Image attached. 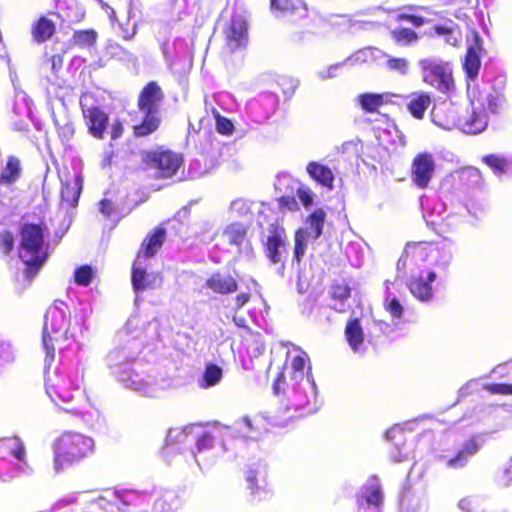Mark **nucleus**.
Instances as JSON below:
<instances>
[{"label":"nucleus","mask_w":512,"mask_h":512,"mask_svg":"<svg viewBox=\"0 0 512 512\" xmlns=\"http://www.w3.org/2000/svg\"><path fill=\"white\" fill-rule=\"evenodd\" d=\"M46 232L47 226L43 221L24 222L19 226L18 256L25 265L24 273L28 279H32L47 260L48 254L44 249Z\"/></svg>","instance_id":"nucleus-1"},{"label":"nucleus","mask_w":512,"mask_h":512,"mask_svg":"<svg viewBox=\"0 0 512 512\" xmlns=\"http://www.w3.org/2000/svg\"><path fill=\"white\" fill-rule=\"evenodd\" d=\"M165 94L156 81L144 85L138 95L137 107L144 117L142 121L132 127L135 137H146L156 132L161 125L160 107Z\"/></svg>","instance_id":"nucleus-2"},{"label":"nucleus","mask_w":512,"mask_h":512,"mask_svg":"<svg viewBox=\"0 0 512 512\" xmlns=\"http://www.w3.org/2000/svg\"><path fill=\"white\" fill-rule=\"evenodd\" d=\"M94 450L95 443L91 437L76 432H65L56 443L55 464L62 468L78 463L91 456Z\"/></svg>","instance_id":"nucleus-3"},{"label":"nucleus","mask_w":512,"mask_h":512,"mask_svg":"<svg viewBox=\"0 0 512 512\" xmlns=\"http://www.w3.org/2000/svg\"><path fill=\"white\" fill-rule=\"evenodd\" d=\"M143 169L152 172L155 179L174 177L184 163L183 155L171 149L158 147L141 152Z\"/></svg>","instance_id":"nucleus-4"},{"label":"nucleus","mask_w":512,"mask_h":512,"mask_svg":"<svg viewBox=\"0 0 512 512\" xmlns=\"http://www.w3.org/2000/svg\"><path fill=\"white\" fill-rule=\"evenodd\" d=\"M68 319L65 313L57 306H51L45 315L43 330V344L46 350L45 362L51 364L55 358V351L64 350L62 341L67 339Z\"/></svg>","instance_id":"nucleus-5"},{"label":"nucleus","mask_w":512,"mask_h":512,"mask_svg":"<svg viewBox=\"0 0 512 512\" xmlns=\"http://www.w3.org/2000/svg\"><path fill=\"white\" fill-rule=\"evenodd\" d=\"M446 111L448 115L444 119H439L438 122V124L445 129L458 128L467 134H478L487 127V113L481 109L460 111L450 105L447 107Z\"/></svg>","instance_id":"nucleus-6"},{"label":"nucleus","mask_w":512,"mask_h":512,"mask_svg":"<svg viewBox=\"0 0 512 512\" xmlns=\"http://www.w3.org/2000/svg\"><path fill=\"white\" fill-rule=\"evenodd\" d=\"M418 65L422 71L424 83L443 93L454 89L452 71L447 63L433 58H423L418 61Z\"/></svg>","instance_id":"nucleus-7"},{"label":"nucleus","mask_w":512,"mask_h":512,"mask_svg":"<svg viewBox=\"0 0 512 512\" xmlns=\"http://www.w3.org/2000/svg\"><path fill=\"white\" fill-rule=\"evenodd\" d=\"M45 387L53 402H70L80 390L79 379L73 380L70 375L56 369L47 374Z\"/></svg>","instance_id":"nucleus-8"},{"label":"nucleus","mask_w":512,"mask_h":512,"mask_svg":"<svg viewBox=\"0 0 512 512\" xmlns=\"http://www.w3.org/2000/svg\"><path fill=\"white\" fill-rule=\"evenodd\" d=\"M435 173V162L432 154L428 152L418 153L412 160L410 177L412 183L419 189L429 186Z\"/></svg>","instance_id":"nucleus-9"},{"label":"nucleus","mask_w":512,"mask_h":512,"mask_svg":"<svg viewBox=\"0 0 512 512\" xmlns=\"http://www.w3.org/2000/svg\"><path fill=\"white\" fill-rule=\"evenodd\" d=\"M225 45L233 53L248 43V24L241 15H234L223 30Z\"/></svg>","instance_id":"nucleus-10"},{"label":"nucleus","mask_w":512,"mask_h":512,"mask_svg":"<svg viewBox=\"0 0 512 512\" xmlns=\"http://www.w3.org/2000/svg\"><path fill=\"white\" fill-rule=\"evenodd\" d=\"M198 425H190L182 429H176V435L173 437L170 435L169 441L184 443L189 439H193L196 443V451L194 454L201 453L213 449L216 440L215 435L212 431H195Z\"/></svg>","instance_id":"nucleus-11"},{"label":"nucleus","mask_w":512,"mask_h":512,"mask_svg":"<svg viewBox=\"0 0 512 512\" xmlns=\"http://www.w3.org/2000/svg\"><path fill=\"white\" fill-rule=\"evenodd\" d=\"M82 116L90 135L102 140L109 124V115L99 106H82Z\"/></svg>","instance_id":"nucleus-12"},{"label":"nucleus","mask_w":512,"mask_h":512,"mask_svg":"<svg viewBox=\"0 0 512 512\" xmlns=\"http://www.w3.org/2000/svg\"><path fill=\"white\" fill-rule=\"evenodd\" d=\"M286 232L278 223H272L268 228V236L263 243L266 257L276 265L281 261V248L286 243Z\"/></svg>","instance_id":"nucleus-13"},{"label":"nucleus","mask_w":512,"mask_h":512,"mask_svg":"<svg viewBox=\"0 0 512 512\" xmlns=\"http://www.w3.org/2000/svg\"><path fill=\"white\" fill-rule=\"evenodd\" d=\"M482 51V41L477 32L472 33V43L468 46L463 68L470 79H475L481 66L480 53Z\"/></svg>","instance_id":"nucleus-14"},{"label":"nucleus","mask_w":512,"mask_h":512,"mask_svg":"<svg viewBox=\"0 0 512 512\" xmlns=\"http://www.w3.org/2000/svg\"><path fill=\"white\" fill-rule=\"evenodd\" d=\"M435 279L436 273L433 271L427 273L426 277L422 275L412 276L407 283V287L411 294L419 301H430L433 297L432 282Z\"/></svg>","instance_id":"nucleus-15"},{"label":"nucleus","mask_w":512,"mask_h":512,"mask_svg":"<svg viewBox=\"0 0 512 512\" xmlns=\"http://www.w3.org/2000/svg\"><path fill=\"white\" fill-rule=\"evenodd\" d=\"M272 11L283 17L303 19L308 15V9L303 0H269Z\"/></svg>","instance_id":"nucleus-16"},{"label":"nucleus","mask_w":512,"mask_h":512,"mask_svg":"<svg viewBox=\"0 0 512 512\" xmlns=\"http://www.w3.org/2000/svg\"><path fill=\"white\" fill-rule=\"evenodd\" d=\"M304 376L298 377L294 370H288L286 363L274 379L272 386L274 394L296 392L297 386L304 380Z\"/></svg>","instance_id":"nucleus-17"},{"label":"nucleus","mask_w":512,"mask_h":512,"mask_svg":"<svg viewBox=\"0 0 512 512\" xmlns=\"http://www.w3.org/2000/svg\"><path fill=\"white\" fill-rule=\"evenodd\" d=\"M433 248L432 242H414L406 245L401 257L397 262V270L406 269L410 264H416L417 260H425L428 256L427 249Z\"/></svg>","instance_id":"nucleus-18"},{"label":"nucleus","mask_w":512,"mask_h":512,"mask_svg":"<svg viewBox=\"0 0 512 512\" xmlns=\"http://www.w3.org/2000/svg\"><path fill=\"white\" fill-rule=\"evenodd\" d=\"M166 239V230L163 227H156L150 231L141 243L137 258H151L161 249Z\"/></svg>","instance_id":"nucleus-19"},{"label":"nucleus","mask_w":512,"mask_h":512,"mask_svg":"<svg viewBox=\"0 0 512 512\" xmlns=\"http://www.w3.org/2000/svg\"><path fill=\"white\" fill-rule=\"evenodd\" d=\"M205 286L212 292L221 295L232 294L238 290V282L231 275L220 272L211 274L205 282Z\"/></svg>","instance_id":"nucleus-20"},{"label":"nucleus","mask_w":512,"mask_h":512,"mask_svg":"<svg viewBox=\"0 0 512 512\" xmlns=\"http://www.w3.org/2000/svg\"><path fill=\"white\" fill-rule=\"evenodd\" d=\"M391 96V93H362L356 102L363 112L378 113L382 106L392 103Z\"/></svg>","instance_id":"nucleus-21"},{"label":"nucleus","mask_w":512,"mask_h":512,"mask_svg":"<svg viewBox=\"0 0 512 512\" xmlns=\"http://www.w3.org/2000/svg\"><path fill=\"white\" fill-rule=\"evenodd\" d=\"M358 510L367 509L371 506L379 509L383 503V492L381 485L373 483L365 487V490L357 496Z\"/></svg>","instance_id":"nucleus-22"},{"label":"nucleus","mask_w":512,"mask_h":512,"mask_svg":"<svg viewBox=\"0 0 512 512\" xmlns=\"http://www.w3.org/2000/svg\"><path fill=\"white\" fill-rule=\"evenodd\" d=\"M345 339L350 348L357 352L364 342V331L359 318H350L344 328Z\"/></svg>","instance_id":"nucleus-23"},{"label":"nucleus","mask_w":512,"mask_h":512,"mask_svg":"<svg viewBox=\"0 0 512 512\" xmlns=\"http://www.w3.org/2000/svg\"><path fill=\"white\" fill-rule=\"evenodd\" d=\"M479 450V445L474 439H469L454 457L447 460L446 466L451 469H460L467 465L469 459Z\"/></svg>","instance_id":"nucleus-24"},{"label":"nucleus","mask_w":512,"mask_h":512,"mask_svg":"<svg viewBox=\"0 0 512 512\" xmlns=\"http://www.w3.org/2000/svg\"><path fill=\"white\" fill-rule=\"evenodd\" d=\"M56 32V25L53 20L41 16L31 26V35L35 42L44 43L52 38Z\"/></svg>","instance_id":"nucleus-25"},{"label":"nucleus","mask_w":512,"mask_h":512,"mask_svg":"<svg viewBox=\"0 0 512 512\" xmlns=\"http://www.w3.org/2000/svg\"><path fill=\"white\" fill-rule=\"evenodd\" d=\"M309 176L322 186L332 189L334 185V175L332 170L319 162H309L306 167Z\"/></svg>","instance_id":"nucleus-26"},{"label":"nucleus","mask_w":512,"mask_h":512,"mask_svg":"<svg viewBox=\"0 0 512 512\" xmlns=\"http://www.w3.org/2000/svg\"><path fill=\"white\" fill-rule=\"evenodd\" d=\"M97 39L98 33L92 28L75 30L69 39L68 47L78 49H91L95 47Z\"/></svg>","instance_id":"nucleus-27"},{"label":"nucleus","mask_w":512,"mask_h":512,"mask_svg":"<svg viewBox=\"0 0 512 512\" xmlns=\"http://www.w3.org/2000/svg\"><path fill=\"white\" fill-rule=\"evenodd\" d=\"M22 174L21 161L16 156H9L0 173V183L11 186L20 179Z\"/></svg>","instance_id":"nucleus-28"},{"label":"nucleus","mask_w":512,"mask_h":512,"mask_svg":"<svg viewBox=\"0 0 512 512\" xmlns=\"http://www.w3.org/2000/svg\"><path fill=\"white\" fill-rule=\"evenodd\" d=\"M431 102L432 100L428 93H413L410 95L407 110L415 119L422 120Z\"/></svg>","instance_id":"nucleus-29"},{"label":"nucleus","mask_w":512,"mask_h":512,"mask_svg":"<svg viewBox=\"0 0 512 512\" xmlns=\"http://www.w3.org/2000/svg\"><path fill=\"white\" fill-rule=\"evenodd\" d=\"M82 191V179L77 176L73 181H66L61 186V200L67 206L74 208L78 205L79 197Z\"/></svg>","instance_id":"nucleus-30"},{"label":"nucleus","mask_w":512,"mask_h":512,"mask_svg":"<svg viewBox=\"0 0 512 512\" xmlns=\"http://www.w3.org/2000/svg\"><path fill=\"white\" fill-rule=\"evenodd\" d=\"M325 220L326 213L322 208L314 210L305 221L307 225V230H304L306 237L310 236L313 240L318 239L322 235Z\"/></svg>","instance_id":"nucleus-31"},{"label":"nucleus","mask_w":512,"mask_h":512,"mask_svg":"<svg viewBox=\"0 0 512 512\" xmlns=\"http://www.w3.org/2000/svg\"><path fill=\"white\" fill-rule=\"evenodd\" d=\"M131 270V283L135 292H142L152 287V280L145 268L140 267L134 262Z\"/></svg>","instance_id":"nucleus-32"},{"label":"nucleus","mask_w":512,"mask_h":512,"mask_svg":"<svg viewBox=\"0 0 512 512\" xmlns=\"http://www.w3.org/2000/svg\"><path fill=\"white\" fill-rule=\"evenodd\" d=\"M225 235L231 245L240 248L247 241L248 227L238 222L231 223L225 229Z\"/></svg>","instance_id":"nucleus-33"},{"label":"nucleus","mask_w":512,"mask_h":512,"mask_svg":"<svg viewBox=\"0 0 512 512\" xmlns=\"http://www.w3.org/2000/svg\"><path fill=\"white\" fill-rule=\"evenodd\" d=\"M392 40L400 46H409L419 40V35L411 28L398 27L390 33Z\"/></svg>","instance_id":"nucleus-34"},{"label":"nucleus","mask_w":512,"mask_h":512,"mask_svg":"<svg viewBox=\"0 0 512 512\" xmlns=\"http://www.w3.org/2000/svg\"><path fill=\"white\" fill-rule=\"evenodd\" d=\"M241 342L247 349L258 351L265 347L262 334L257 331H253L248 327H245L244 332L241 334Z\"/></svg>","instance_id":"nucleus-35"},{"label":"nucleus","mask_w":512,"mask_h":512,"mask_svg":"<svg viewBox=\"0 0 512 512\" xmlns=\"http://www.w3.org/2000/svg\"><path fill=\"white\" fill-rule=\"evenodd\" d=\"M384 310L394 319H400L404 314V307L399 299L389 292L387 287V295L383 300Z\"/></svg>","instance_id":"nucleus-36"},{"label":"nucleus","mask_w":512,"mask_h":512,"mask_svg":"<svg viewBox=\"0 0 512 512\" xmlns=\"http://www.w3.org/2000/svg\"><path fill=\"white\" fill-rule=\"evenodd\" d=\"M95 277V270L88 264L81 265L74 270L73 278L78 286H89Z\"/></svg>","instance_id":"nucleus-37"},{"label":"nucleus","mask_w":512,"mask_h":512,"mask_svg":"<svg viewBox=\"0 0 512 512\" xmlns=\"http://www.w3.org/2000/svg\"><path fill=\"white\" fill-rule=\"evenodd\" d=\"M329 296L335 301L343 303L351 296V288L346 281H334L329 290Z\"/></svg>","instance_id":"nucleus-38"},{"label":"nucleus","mask_w":512,"mask_h":512,"mask_svg":"<svg viewBox=\"0 0 512 512\" xmlns=\"http://www.w3.org/2000/svg\"><path fill=\"white\" fill-rule=\"evenodd\" d=\"M482 162L491 168L495 173H504L508 166L506 158L496 155L488 154L482 157Z\"/></svg>","instance_id":"nucleus-39"},{"label":"nucleus","mask_w":512,"mask_h":512,"mask_svg":"<svg viewBox=\"0 0 512 512\" xmlns=\"http://www.w3.org/2000/svg\"><path fill=\"white\" fill-rule=\"evenodd\" d=\"M306 251V232L298 229L294 236V260L300 263Z\"/></svg>","instance_id":"nucleus-40"},{"label":"nucleus","mask_w":512,"mask_h":512,"mask_svg":"<svg viewBox=\"0 0 512 512\" xmlns=\"http://www.w3.org/2000/svg\"><path fill=\"white\" fill-rule=\"evenodd\" d=\"M504 101V97L497 93H490L486 97V104H482V107L480 108L482 111H485L487 114L492 113L495 114L499 111Z\"/></svg>","instance_id":"nucleus-41"},{"label":"nucleus","mask_w":512,"mask_h":512,"mask_svg":"<svg viewBox=\"0 0 512 512\" xmlns=\"http://www.w3.org/2000/svg\"><path fill=\"white\" fill-rule=\"evenodd\" d=\"M222 378V369L216 364L209 363L204 370V380L207 387L217 384Z\"/></svg>","instance_id":"nucleus-42"},{"label":"nucleus","mask_w":512,"mask_h":512,"mask_svg":"<svg viewBox=\"0 0 512 512\" xmlns=\"http://www.w3.org/2000/svg\"><path fill=\"white\" fill-rule=\"evenodd\" d=\"M308 360V356L305 352L293 356L289 362L288 370H294L298 377L305 375V366Z\"/></svg>","instance_id":"nucleus-43"},{"label":"nucleus","mask_w":512,"mask_h":512,"mask_svg":"<svg viewBox=\"0 0 512 512\" xmlns=\"http://www.w3.org/2000/svg\"><path fill=\"white\" fill-rule=\"evenodd\" d=\"M216 119V130L219 134L229 136L233 134L234 132V124L232 121L222 115H220L218 112L215 115Z\"/></svg>","instance_id":"nucleus-44"},{"label":"nucleus","mask_w":512,"mask_h":512,"mask_svg":"<svg viewBox=\"0 0 512 512\" xmlns=\"http://www.w3.org/2000/svg\"><path fill=\"white\" fill-rule=\"evenodd\" d=\"M484 389L490 394L512 395V384L490 383L485 385Z\"/></svg>","instance_id":"nucleus-45"},{"label":"nucleus","mask_w":512,"mask_h":512,"mask_svg":"<svg viewBox=\"0 0 512 512\" xmlns=\"http://www.w3.org/2000/svg\"><path fill=\"white\" fill-rule=\"evenodd\" d=\"M387 66L389 69L405 75L408 72L409 62L406 58L393 57L387 60Z\"/></svg>","instance_id":"nucleus-46"},{"label":"nucleus","mask_w":512,"mask_h":512,"mask_svg":"<svg viewBox=\"0 0 512 512\" xmlns=\"http://www.w3.org/2000/svg\"><path fill=\"white\" fill-rule=\"evenodd\" d=\"M396 20L397 21H406V22H409L411 23L414 27H421L423 26L424 24H426L428 22L427 19H425L424 17L422 16H419V15H415V14H410V13H399L397 16H396Z\"/></svg>","instance_id":"nucleus-47"},{"label":"nucleus","mask_w":512,"mask_h":512,"mask_svg":"<svg viewBox=\"0 0 512 512\" xmlns=\"http://www.w3.org/2000/svg\"><path fill=\"white\" fill-rule=\"evenodd\" d=\"M0 249L6 255L14 249V237L10 231H4L0 234Z\"/></svg>","instance_id":"nucleus-48"},{"label":"nucleus","mask_w":512,"mask_h":512,"mask_svg":"<svg viewBox=\"0 0 512 512\" xmlns=\"http://www.w3.org/2000/svg\"><path fill=\"white\" fill-rule=\"evenodd\" d=\"M277 202L281 209H286L288 211H297L299 209V205L295 197L291 195H283L277 199Z\"/></svg>","instance_id":"nucleus-49"},{"label":"nucleus","mask_w":512,"mask_h":512,"mask_svg":"<svg viewBox=\"0 0 512 512\" xmlns=\"http://www.w3.org/2000/svg\"><path fill=\"white\" fill-rule=\"evenodd\" d=\"M297 196L305 208H308L313 204L314 195L310 189L303 187L298 188Z\"/></svg>","instance_id":"nucleus-50"},{"label":"nucleus","mask_w":512,"mask_h":512,"mask_svg":"<svg viewBox=\"0 0 512 512\" xmlns=\"http://www.w3.org/2000/svg\"><path fill=\"white\" fill-rule=\"evenodd\" d=\"M11 454L18 460L24 461L25 459V447L23 443L18 439L15 438L13 440V447L10 450Z\"/></svg>","instance_id":"nucleus-51"},{"label":"nucleus","mask_w":512,"mask_h":512,"mask_svg":"<svg viewBox=\"0 0 512 512\" xmlns=\"http://www.w3.org/2000/svg\"><path fill=\"white\" fill-rule=\"evenodd\" d=\"M250 299L251 294L249 292H241L237 294L233 299L235 304L234 310L238 311L243 308L250 301Z\"/></svg>","instance_id":"nucleus-52"},{"label":"nucleus","mask_w":512,"mask_h":512,"mask_svg":"<svg viewBox=\"0 0 512 512\" xmlns=\"http://www.w3.org/2000/svg\"><path fill=\"white\" fill-rule=\"evenodd\" d=\"M123 132L124 128L122 122L119 119L114 120L110 130L111 139L116 140L120 138Z\"/></svg>","instance_id":"nucleus-53"},{"label":"nucleus","mask_w":512,"mask_h":512,"mask_svg":"<svg viewBox=\"0 0 512 512\" xmlns=\"http://www.w3.org/2000/svg\"><path fill=\"white\" fill-rule=\"evenodd\" d=\"M246 480L248 482V487L251 489L252 493H255L259 489V486L257 485V472L254 470L248 471Z\"/></svg>","instance_id":"nucleus-54"},{"label":"nucleus","mask_w":512,"mask_h":512,"mask_svg":"<svg viewBox=\"0 0 512 512\" xmlns=\"http://www.w3.org/2000/svg\"><path fill=\"white\" fill-rule=\"evenodd\" d=\"M99 211L106 216H110L114 211L112 202L109 199H102L99 202Z\"/></svg>","instance_id":"nucleus-55"},{"label":"nucleus","mask_w":512,"mask_h":512,"mask_svg":"<svg viewBox=\"0 0 512 512\" xmlns=\"http://www.w3.org/2000/svg\"><path fill=\"white\" fill-rule=\"evenodd\" d=\"M51 68L54 72H58L63 65V57L59 54L52 55L50 57Z\"/></svg>","instance_id":"nucleus-56"},{"label":"nucleus","mask_w":512,"mask_h":512,"mask_svg":"<svg viewBox=\"0 0 512 512\" xmlns=\"http://www.w3.org/2000/svg\"><path fill=\"white\" fill-rule=\"evenodd\" d=\"M286 84H290V87H289V89H288V90L283 89V93H284L285 95H291V94H293V92H294V90H295V86H294V85H292V83H291L288 79L283 78V79H281V80L278 82V85H279V86H281V87H284Z\"/></svg>","instance_id":"nucleus-57"},{"label":"nucleus","mask_w":512,"mask_h":512,"mask_svg":"<svg viewBox=\"0 0 512 512\" xmlns=\"http://www.w3.org/2000/svg\"><path fill=\"white\" fill-rule=\"evenodd\" d=\"M434 31L438 35H448L452 33V29L450 27H447L445 25H435Z\"/></svg>","instance_id":"nucleus-58"},{"label":"nucleus","mask_w":512,"mask_h":512,"mask_svg":"<svg viewBox=\"0 0 512 512\" xmlns=\"http://www.w3.org/2000/svg\"><path fill=\"white\" fill-rule=\"evenodd\" d=\"M233 321L237 326H243V323H244L243 318L237 319L236 317H233Z\"/></svg>","instance_id":"nucleus-59"},{"label":"nucleus","mask_w":512,"mask_h":512,"mask_svg":"<svg viewBox=\"0 0 512 512\" xmlns=\"http://www.w3.org/2000/svg\"><path fill=\"white\" fill-rule=\"evenodd\" d=\"M471 175H472V176H475V177H480V172H479V170H478V169H473V170L471 171Z\"/></svg>","instance_id":"nucleus-60"},{"label":"nucleus","mask_w":512,"mask_h":512,"mask_svg":"<svg viewBox=\"0 0 512 512\" xmlns=\"http://www.w3.org/2000/svg\"><path fill=\"white\" fill-rule=\"evenodd\" d=\"M458 2H459V4H461V5H462V4H464V3H466V4H470V3H471V0H458Z\"/></svg>","instance_id":"nucleus-61"},{"label":"nucleus","mask_w":512,"mask_h":512,"mask_svg":"<svg viewBox=\"0 0 512 512\" xmlns=\"http://www.w3.org/2000/svg\"><path fill=\"white\" fill-rule=\"evenodd\" d=\"M334 310L338 311V312H342L343 309H340V308H337L336 305H333L331 306Z\"/></svg>","instance_id":"nucleus-62"},{"label":"nucleus","mask_w":512,"mask_h":512,"mask_svg":"<svg viewBox=\"0 0 512 512\" xmlns=\"http://www.w3.org/2000/svg\"><path fill=\"white\" fill-rule=\"evenodd\" d=\"M407 8H408V9H415L416 7H414V6H409V7H407Z\"/></svg>","instance_id":"nucleus-63"}]
</instances>
